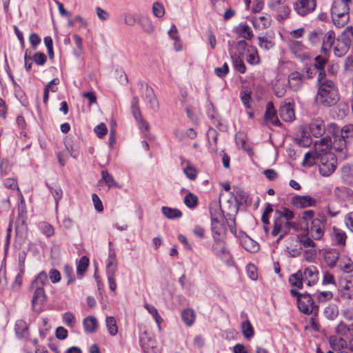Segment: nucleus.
<instances>
[{"mask_svg":"<svg viewBox=\"0 0 353 353\" xmlns=\"http://www.w3.org/2000/svg\"><path fill=\"white\" fill-rule=\"evenodd\" d=\"M274 10L277 12V19L279 21L288 18L291 11L290 8L285 4L276 8Z\"/></svg>","mask_w":353,"mask_h":353,"instance_id":"49","label":"nucleus"},{"mask_svg":"<svg viewBox=\"0 0 353 353\" xmlns=\"http://www.w3.org/2000/svg\"><path fill=\"white\" fill-rule=\"evenodd\" d=\"M134 117L141 130H145V132L149 130L150 125L145 120H144L141 116V114H140L139 116H134Z\"/></svg>","mask_w":353,"mask_h":353,"instance_id":"58","label":"nucleus"},{"mask_svg":"<svg viewBox=\"0 0 353 353\" xmlns=\"http://www.w3.org/2000/svg\"><path fill=\"white\" fill-rule=\"evenodd\" d=\"M296 141L301 147L306 148L311 144L312 139L309 136L303 134L301 137H296Z\"/></svg>","mask_w":353,"mask_h":353,"instance_id":"59","label":"nucleus"},{"mask_svg":"<svg viewBox=\"0 0 353 353\" xmlns=\"http://www.w3.org/2000/svg\"><path fill=\"white\" fill-rule=\"evenodd\" d=\"M316 255V252L314 248H307V250L303 253V259L306 261H312Z\"/></svg>","mask_w":353,"mask_h":353,"instance_id":"64","label":"nucleus"},{"mask_svg":"<svg viewBox=\"0 0 353 353\" xmlns=\"http://www.w3.org/2000/svg\"><path fill=\"white\" fill-rule=\"evenodd\" d=\"M144 307L147 311L152 316L156 323L157 324L158 328L161 330V323L163 321L162 318L159 314V312L155 307L149 304H145Z\"/></svg>","mask_w":353,"mask_h":353,"instance_id":"39","label":"nucleus"},{"mask_svg":"<svg viewBox=\"0 0 353 353\" xmlns=\"http://www.w3.org/2000/svg\"><path fill=\"white\" fill-rule=\"evenodd\" d=\"M234 69L241 74L245 72L246 67L243 60L236 54L230 55Z\"/></svg>","mask_w":353,"mask_h":353,"instance_id":"31","label":"nucleus"},{"mask_svg":"<svg viewBox=\"0 0 353 353\" xmlns=\"http://www.w3.org/2000/svg\"><path fill=\"white\" fill-rule=\"evenodd\" d=\"M105 324L109 334L111 336H115L118 332L117 321L112 316H108L105 320Z\"/></svg>","mask_w":353,"mask_h":353,"instance_id":"45","label":"nucleus"},{"mask_svg":"<svg viewBox=\"0 0 353 353\" xmlns=\"http://www.w3.org/2000/svg\"><path fill=\"white\" fill-rule=\"evenodd\" d=\"M212 250L215 255L221 259H229L231 257L230 251L223 239L215 236L212 246Z\"/></svg>","mask_w":353,"mask_h":353,"instance_id":"7","label":"nucleus"},{"mask_svg":"<svg viewBox=\"0 0 353 353\" xmlns=\"http://www.w3.org/2000/svg\"><path fill=\"white\" fill-rule=\"evenodd\" d=\"M301 275L303 283L308 286L314 285L319 279V272L314 265H310L301 270Z\"/></svg>","mask_w":353,"mask_h":353,"instance_id":"9","label":"nucleus"},{"mask_svg":"<svg viewBox=\"0 0 353 353\" xmlns=\"http://www.w3.org/2000/svg\"><path fill=\"white\" fill-rule=\"evenodd\" d=\"M117 270V261L116 258V254L114 251L110 250L108 256V262L106 265V272L109 288L113 292L117 289V283L115 280Z\"/></svg>","mask_w":353,"mask_h":353,"instance_id":"3","label":"nucleus"},{"mask_svg":"<svg viewBox=\"0 0 353 353\" xmlns=\"http://www.w3.org/2000/svg\"><path fill=\"white\" fill-rule=\"evenodd\" d=\"M184 203L189 208H194L198 204V199L194 194L188 193L185 196Z\"/></svg>","mask_w":353,"mask_h":353,"instance_id":"52","label":"nucleus"},{"mask_svg":"<svg viewBox=\"0 0 353 353\" xmlns=\"http://www.w3.org/2000/svg\"><path fill=\"white\" fill-rule=\"evenodd\" d=\"M47 185L49 188L51 193L52 194V195L54 198V200H55L56 205L57 206L59 201L62 197V194H63L62 190L59 187L53 188V187L50 186L49 185Z\"/></svg>","mask_w":353,"mask_h":353,"instance_id":"57","label":"nucleus"},{"mask_svg":"<svg viewBox=\"0 0 353 353\" xmlns=\"http://www.w3.org/2000/svg\"><path fill=\"white\" fill-rule=\"evenodd\" d=\"M241 329L245 339L250 340L254 336V328L248 320L242 322Z\"/></svg>","mask_w":353,"mask_h":353,"instance_id":"42","label":"nucleus"},{"mask_svg":"<svg viewBox=\"0 0 353 353\" xmlns=\"http://www.w3.org/2000/svg\"><path fill=\"white\" fill-rule=\"evenodd\" d=\"M316 150V143L313 151H309L304 155V159L301 163L303 167H311L316 163V161H320V156L318 155Z\"/></svg>","mask_w":353,"mask_h":353,"instance_id":"19","label":"nucleus"},{"mask_svg":"<svg viewBox=\"0 0 353 353\" xmlns=\"http://www.w3.org/2000/svg\"><path fill=\"white\" fill-rule=\"evenodd\" d=\"M339 253L336 250H331L325 251L324 253V258L327 265L332 268L336 264L339 259Z\"/></svg>","mask_w":353,"mask_h":353,"instance_id":"26","label":"nucleus"},{"mask_svg":"<svg viewBox=\"0 0 353 353\" xmlns=\"http://www.w3.org/2000/svg\"><path fill=\"white\" fill-rule=\"evenodd\" d=\"M281 118L285 122H292L295 119L294 107L290 103L282 105L279 110Z\"/></svg>","mask_w":353,"mask_h":353,"instance_id":"15","label":"nucleus"},{"mask_svg":"<svg viewBox=\"0 0 353 353\" xmlns=\"http://www.w3.org/2000/svg\"><path fill=\"white\" fill-rule=\"evenodd\" d=\"M152 12L155 17L158 18L162 17L165 14L163 6L159 2H154L152 6Z\"/></svg>","mask_w":353,"mask_h":353,"instance_id":"55","label":"nucleus"},{"mask_svg":"<svg viewBox=\"0 0 353 353\" xmlns=\"http://www.w3.org/2000/svg\"><path fill=\"white\" fill-rule=\"evenodd\" d=\"M247 62L250 65H256L260 62V58L256 48L250 46L247 50Z\"/></svg>","mask_w":353,"mask_h":353,"instance_id":"28","label":"nucleus"},{"mask_svg":"<svg viewBox=\"0 0 353 353\" xmlns=\"http://www.w3.org/2000/svg\"><path fill=\"white\" fill-rule=\"evenodd\" d=\"M309 128L312 135L316 137L322 136L325 130L324 122L321 119H316L313 121L310 124Z\"/></svg>","mask_w":353,"mask_h":353,"instance_id":"20","label":"nucleus"},{"mask_svg":"<svg viewBox=\"0 0 353 353\" xmlns=\"http://www.w3.org/2000/svg\"><path fill=\"white\" fill-rule=\"evenodd\" d=\"M63 321L68 327H73L75 325L74 316L72 312H65L63 315Z\"/></svg>","mask_w":353,"mask_h":353,"instance_id":"56","label":"nucleus"},{"mask_svg":"<svg viewBox=\"0 0 353 353\" xmlns=\"http://www.w3.org/2000/svg\"><path fill=\"white\" fill-rule=\"evenodd\" d=\"M48 283V274L45 272H41L35 279L32 281L31 287H39L43 288V287Z\"/></svg>","mask_w":353,"mask_h":353,"instance_id":"37","label":"nucleus"},{"mask_svg":"<svg viewBox=\"0 0 353 353\" xmlns=\"http://www.w3.org/2000/svg\"><path fill=\"white\" fill-rule=\"evenodd\" d=\"M208 141L210 145L214 143L216 146L217 143L218 132L213 128H210L207 133Z\"/></svg>","mask_w":353,"mask_h":353,"instance_id":"60","label":"nucleus"},{"mask_svg":"<svg viewBox=\"0 0 353 353\" xmlns=\"http://www.w3.org/2000/svg\"><path fill=\"white\" fill-rule=\"evenodd\" d=\"M211 225L213 239L215 236H220V238L223 239L226 233L225 224L223 222L219 221L216 218H212Z\"/></svg>","mask_w":353,"mask_h":353,"instance_id":"16","label":"nucleus"},{"mask_svg":"<svg viewBox=\"0 0 353 353\" xmlns=\"http://www.w3.org/2000/svg\"><path fill=\"white\" fill-rule=\"evenodd\" d=\"M83 325L86 332L93 333L97 328V320L95 317L90 316L83 320Z\"/></svg>","mask_w":353,"mask_h":353,"instance_id":"34","label":"nucleus"},{"mask_svg":"<svg viewBox=\"0 0 353 353\" xmlns=\"http://www.w3.org/2000/svg\"><path fill=\"white\" fill-rule=\"evenodd\" d=\"M350 4L343 0H334L331 8V12H349Z\"/></svg>","mask_w":353,"mask_h":353,"instance_id":"29","label":"nucleus"},{"mask_svg":"<svg viewBox=\"0 0 353 353\" xmlns=\"http://www.w3.org/2000/svg\"><path fill=\"white\" fill-rule=\"evenodd\" d=\"M332 19L337 28L345 26L349 21V12H331Z\"/></svg>","mask_w":353,"mask_h":353,"instance_id":"21","label":"nucleus"},{"mask_svg":"<svg viewBox=\"0 0 353 353\" xmlns=\"http://www.w3.org/2000/svg\"><path fill=\"white\" fill-rule=\"evenodd\" d=\"M329 137L331 142L332 152L333 150L339 153V156L341 158H345L346 157V140L341 138V136L334 134L332 137L327 136Z\"/></svg>","mask_w":353,"mask_h":353,"instance_id":"8","label":"nucleus"},{"mask_svg":"<svg viewBox=\"0 0 353 353\" xmlns=\"http://www.w3.org/2000/svg\"><path fill=\"white\" fill-rule=\"evenodd\" d=\"M315 201L310 196H298L293 198L292 203L297 208H304L314 205Z\"/></svg>","mask_w":353,"mask_h":353,"instance_id":"23","label":"nucleus"},{"mask_svg":"<svg viewBox=\"0 0 353 353\" xmlns=\"http://www.w3.org/2000/svg\"><path fill=\"white\" fill-rule=\"evenodd\" d=\"M304 75L297 71L290 73L288 79V86L294 92L300 90L303 86Z\"/></svg>","mask_w":353,"mask_h":353,"instance_id":"10","label":"nucleus"},{"mask_svg":"<svg viewBox=\"0 0 353 353\" xmlns=\"http://www.w3.org/2000/svg\"><path fill=\"white\" fill-rule=\"evenodd\" d=\"M241 243L248 252H256L259 250V245L250 237H245L242 239Z\"/></svg>","mask_w":353,"mask_h":353,"instance_id":"35","label":"nucleus"},{"mask_svg":"<svg viewBox=\"0 0 353 353\" xmlns=\"http://www.w3.org/2000/svg\"><path fill=\"white\" fill-rule=\"evenodd\" d=\"M322 50L324 52H329L335 43V33L332 30H329L323 36Z\"/></svg>","mask_w":353,"mask_h":353,"instance_id":"18","label":"nucleus"},{"mask_svg":"<svg viewBox=\"0 0 353 353\" xmlns=\"http://www.w3.org/2000/svg\"><path fill=\"white\" fill-rule=\"evenodd\" d=\"M240 97L245 107L247 109H251L253 102L252 92L249 90H242L240 93Z\"/></svg>","mask_w":353,"mask_h":353,"instance_id":"44","label":"nucleus"},{"mask_svg":"<svg viewBox=\"0 0 353 353\" xmlns=\"http://www.w3.org/2000/svg\"><path fill=\"white\" fill-rule=\"evenodd\" d=\"M339 38L350 46L353 42V27H347Z\"/></svg>","mask_w":353,"mask_h":353,"instance_id":"47","label":"nucleus"},{"mask_svg":"<svg viewBox=\"0 0 353 353\" xmlns=\"http://www.w3.org/2000/svg\"><path fill=\"white\" fill-rule=\"evenodd\" d=\"M97 186L100 190L108 191L110 189H120L123 185L116 181L114 178H101L97 183Z\"/></svg>","mask_w":353,"mask_h":353,"instance_id":"14","label":"nucleus"},{"mask_svg":"<svg viewBox=\"0 0 353 353\" xmlns=\"http://www.w3.org/2000/svg\"><path fill=\"white\" fill-rule=\"evenodd\" d=\"M15 332L19 339L28 337L29 331L27 323L23 320H17L15 323Z\"/></svg>","mask_w":353,"mask_h":353,"instance_id":"25","label":"nucleus"},{"mask_svg":"<svg viewBox=\"0 0 353 353\" xmlns=\"http://www.w3.org/2000/svg\"><path fill=\"white\" fill-rule=\"evenodd\" d=\"M33 60L37 65H43L46 62L47 58L44 53L38 52L33 56Z\"/></svg>","mask_w":353,"mask_h":353,"instance_id":"61","label":"nucleus"},{"mask_svg":"<svg viewBox=\"0 0 353 353\" xmlns=\"http://www.w3.org/2000/svg\"><path fill=\"white\" fill-rule=\"evenodd\" d=\"M339 266L344 272L350 273L353 271V261L350 259H345L340 261Z\"/></svg>","mask_w":353,"mask_h":353,"instance_id":"53","label":"nucleus"},{"mask_svg":"<svg viewBox=\"0 0 353 353\" xmlns=\"http://www.w3.org/2000/svg\"><path fill=\"white\" fill-rule=\"evenodd\" d=\"M339 314V309L336 305L330 304L324 310V315L329 320L335 319Z\"/></svg>","mask_w":353,"mask_h":353,"instance_id":"40","label":"nucleus"},{"mask_svg":"<svg viewBox=\"0 0 353 353\" xmlns=\"http://www.w3.org/2000/svg\"><path fill=\"white\" fill-rule=\"evenodd\" d=\"M323 36V31L321 29H316L310 32L308 39L312 44L316 45L320 43Z\"/></svg>","mask_w":353,"mask_h":353,"instance_id":"46","label":"nucleus"},{"mask_svg":"<svg viewBox=\"0 0 353 353\" xmlns=\"http://www.w3.org/2000/svg\"><path fill=\"white\" fill-rule=\"evenodd\" d=\"M340 133H341V137L345 139L349 138V137H353V125L352 124H349V125H346L345 126H343L341 130H340Z\"/></svg>","mask_w":353,"mask_h":353,"instance_id":"54","label":"nucleus"},{"mask_svg":"<svg viewBox=\"0 0 353 353\" xmlns=\"http://www.w3.org/2000/svg\"><path fill=\"white\" fill-rule=\"evenodd\" d=\"M265 121L273 124L274 125H281V122L276 116V111L272 101H269L266 105V110L264 115Z\"/></svg>","mask_w":353,"mask_h":353,"instance_id":"13","label":"nucleus"},{"mask_svg":"<svg viewBox=\"0 0 353 353\" xmlns=\"http://www.w3.org/2000/svg\"><path fill=\"white\" fill-rule=\"evenodd\" d=\"M330 346L333 351L341 352L347 347V342L343 338L332 336L329 339Z\"/></svg>","mask_w":353,"mask_h":353,"instance_id":"24","label":"nucleus"},{"mask_svg":"<svg viewBox=\"0 0 353 353\" xmlns=\"http://www.w3.org/2000/svg\"><path fill=\"white\" fill-rule=\"evenodd\" d=\"M316 6V0H297L294 3V10L302 17L312 12Z\"/></svg>","mask_w":353,"mask_h":353,"instance_id":"6","label":"nucleus"},{"mask_svg":"<svg viewBox=\"0 0 353 353\" xmlns=\"http://www.w3.org/2000/svg\"><path fill=\"white\" fill-rule=\"evenodd\" d=\"M34 290V295L32 299V306L35 307L37 304H41L46 300V294L43 288L39 287H32Z\"/></svg>","mask_w":353,"mask_h":353,"instance_id":"27","label":"nucleus"},{"mask_svg":"<svg viewBox=\"0 0 353 353\" xmlns=\"http://www.w3.org/2000/svg\"><path fill=\"white\" fill-rule=\"evenodd\" d=\"M340 296L343 299H350L353 297V276L341 281Z\"/></svg>","mask_w":353,"mask_h":353,"instance_id":"12","label":"nucleus"},{"mask_svg":"<svg viewBox=\"0 0 353 353\" xmlns=\"http://www.w3.org/2000/svg\"><path fill=\"white\" fill-rule=\"evenodd\" d=\"M331 139L325 137L316 141V150L320 156L319 172L322 176H330L336 170L337 157L332 152Z\"/></svg>","mask_w":353,"mask_h":353,"instance_id":"2","label":"nucleus"},{"mask_svg":"<svg viewBox=\"0 0 353 353\" xmlns=\"http://www.w3.org/2000/svg\"><path fill=\"white\" fill-rule=\"evenodd\" d=\"M161 212L163 214L169 219H177L182 216L181 212L176 208L164 206L161 208Z\"/></svg>","mask_w":353,"mask_h":353,"instance_id":"36","label":"nucleus"},{"mask_svg":"<svg viewBox=\"0 0 353 353\" xmlns=\"http://www.w3.org/2000/svg\"><path fill=\"white\" fill-rule=\"evenodd\" d=\"M182 320L188 325L190 326L195 321V314L192 310L186 309L182 312Z\"/></svg>","mask_w":353,"mask_h":353,"instance_id":"41","label":"nucleus"},{"mask_svg":"<svg viewBox=\"0 0 353 353\" xmlns=\"http://www.w3.org/2000/svg\"><path fill=\"white\" fill-rule=\"evenodd\" d=\"M39 228L41 232L48 238L52 236L54 234V227L47 222L41 223Z\"/></svg>","mask_w":353,"mask_h":353,"instance_id":"50","label":"nucleus"},{"mask_svg":"<svg viewBox=\"0 0 353 353\" xmlns=\"http://www.w3.org/2000/svg\"><path fill=\"white\" fill-rule=\"evenodd\" d=\"M131 109L133 116H139L141 114V111L139 107V98L134 97L131 102Z\"/></svg>","mask_w":353,"mask_h":353,"instance_id":"63","label":"nucleus"},{"mask_svg":"<svg viewBox=\"0 0 353 353\" xmlns=\"http://www.w3.org/2000/svg\"><path fill=\"white\" fill-rule=\"evenodd\" d=\"M253 25L259 29H265L270 24V19L268 16H261L253 19Z\"/></svg>","mask_w":353,"mask_h":353,"instance_id":"38","label":"nucleus"},{"mask_svg":"<svg viewBox=\"0 0 353 353\" xmlns=\"http://www.w3.org/2000/svg\"><path fill=\"white\" fill-rule=\"evenodd\" d=\"M310 233L303 234L299 235L298 239L301 245H302L305 248H312L315 247V243L313 240L309 236Z\"/></svg>","mask_w":353,"mask_h":353,"instance_id":"43","label":"nucleus"},{"mask_svg":"<svg viewBox=\"0 0 353 353\" xmlns=\"http://www.w3.org/2000/svg\"><path fill=\"white\" fill-rule=\"evenodd\" d=\"M259 46L262 49L265 50H268L274 47V42L273 39L270 37H259Z\"/></svg>","mask_w":353,"mask_h":353,"instance_id":"48","label":"nucleus"},{"mask_svg":"<svg viewBox=\"0 0 353 353\" xmlns=\"http://www.w3.org/2000/svg\"><path fill=\"white\" fill-rule=\"evenodd\" d=\"M144 100L147 103V104L150 106V108L152 110H157L159 107L157 99L154 94L153 89L148 86L145 85V92Z\"/></svg>","mask_w":353,"mask_h":353,"instance_id":"17","label":"nucleus"},{"mask_svg":"<svg viewBox=\"0 0 353 353\" xmlns=\"http://www.w3.org/2000/svg\"><path fill=\"white\" fill-rule=\"evenodd\" d=\"M350 46L339 38L333 46L334 54L338 57H343L349 50Z\"/></svg>","mask_w":353,"mask_h":353,"instance_id":"22","label":"nucleus"},{"mask_svg":"<svg viewBox=\"0 0 353 353\" xmlns=\"http://www.w3.org/2000/svg\"><path fill=\"white\" fill-rule=\"evenodd\" d=\"M347 235L345 232L336 227L332 228V239L339 245H344L345 244Z\"/></svg>","mask_w":353,"mask_h":353,"instance_id":"30","label":"nucleus"},{"mask_svg":"<svg viewBox=\"0 0 353 353\" xmlns=\"http://www.w3.org/2000/svg\"><path fill=\"white\" fill-rule=\"evenodd\" d=\"M288 281L292 286L296 287L298 289H302L303 286V281L301 275V270H299L291 274Z\"/></svg>","mask_w":353,"mask_h":353,"instance_id":"32","label":"nucleus"},{"mask_svg":"<svg viewBox=\"0 0 353 353\" xmlns=\"http://www.w3.org/2000/svg\"><path fill=\"white\" fill-rule=\"evenodd\" d=\"M238 34L245 39L250 40L252 38L253 34L250 27L247 24L241 23L236 28Z\"/></svg>","mask_w":353,"mask_h":353,"instance_id":"33","label":"nucleus"},{"mask_svg":"<svg viewBox=\"0 0 353 353\" xmlns=\"http://www.w3.org/2000/svg\"><path fill=\"white\" fill-rule=\"evenodd\" d=\"M94 130L99 138L103 137L108 132V128L103 123L97 125Z\"/></svg>","mask_w":353,"mask_h":353,"instance_id":"62","label":"nucleus"},{"mask_svg":"<svg viewBox=\"0 0 353 353\" xmlns=\"http://www.w3.org/2000/svg\"><path fill=\"white\" fill-rule=\"evenodd\" d=\"M89 265V259L87 256H82L78 263L77 272L79 275H83L86 271Z\"/></svg>","mask_w":353,"mask_h":353,"instance_id":"51","label":"nucleus"},{"mask_svg":"<svg viewBox=\"0 0 353 353\" xmlns=\"http://www.w3.org/2000/svg\"><path fill=\"white\" fill-rule=\"evenodd\" d=\"M276 213L278 214V219H281L283 221L285 219V228L286 230L293 228L296 230L298 225L295 222L292 221L294 217V212L288 208H283L282 210H276Z\"/></svg>","mask_w":353,"mask_h":353,"instance_id":"11","label":"nucleus"},{"mask_svg":"<svg viewBox=\"0 0 353 353\" xmlns=\"http://www.w3.org/2000/svg\"><path fill=\"white\" fill-rule=\"evenodd\" d=\"M297 300V305L299 310L305 314H310L312 313L316 314L319 307L314 303L312 296L309 294H304Z\"/></svg>","mask_w":353,"mask_h":353,"instance_id":"5","label":"nucleus"},{"mask_svg":"<svg viewBox=\"0 0 353 353\" xmlns=\"http://www.w3.org/2000/svg\"><path fill=\"white\" fill-rule=\"evenodd\" d=\"M318 90L315 101L318 105L331 107L336 105L340 99L336 84L326 78L325 72H319L317 77Z\"/></svg>","mask_w":353,"mask_h":353,"instance_id":"1","label":"nucleus"},{"mask_svg":"<svg viewBox=\"0 0 353 353\" xmlns=\"http://www.w3.org/2000/svg\"><path fill=\"white\" fill-rule=\"evenodd\" d=\"M326 221V218L322 215H319L318 217L312 219L310 228L307 230V232L310 233L312 239L315 240H321L322 239L325 232Z\"/></svg>","mask_w":353,"mask_h":353,"instance_id":"4","label":"nucleus"}]
</instances>
